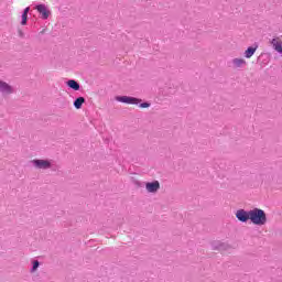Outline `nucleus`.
<instances>
[{
    "label": "nucleus",
    "mask_w": 282,
    "mask_h": 282,
    "mask_svg": "<svg viewBox=\"0 0 282 282\" xmlns=\"http://www.w3.org/2000/svg\"><path fill=\"white\" fill-rule=\"evenodd\" d=\"M145 188L148 193H158V191H160V182L155 181L152 183H147Z\"/></svg>",
    "instance_id": "obj_5"
},
{
    "label": "nucleus",
    "mask_w": 282,
    "mask_h": 282,
    "mask_svg": "<svg viewBox=\"0 0 282 282\" xmlns=\"http://www.w3.org/2000/svg\"><path fill=\"white\" fill-rule=\"evenodd\" d=\"M271 45H273V48L275 50V52H278L279 54H282V41H281V37H274L271 41Z\"/></svg>",
    "instance_id": "obj_7"
},
{
    "label": "nucleus",
    "mask_w": 282,
    "mask_h": 282,
    "mask_svg": "<svg viewBox=\"0 0 282 282\" xmlns=\"http://www.w3.org/2000/svg\"><path fill=\"white\" fill-rule=\"evenodd\" d=\"M0 91L2 94H12V87L4 82H0Z\"/></svg>",
    "instance_id": "obj_8"
},
{
    "label": "nucleus",
    "mask_w": 282,
    "mask_h": 282,
    "mask_svg": "<svg viewBox=\"0 0 282 282\" xmlns=\"http://www.w3.org/2000/svg\"><path fill=\"white\" fill-rule=\"evenodd\" d=\"M118 102H124L126 105H138L140 99L135 97L121 96L117 97Z\"/></svg>",
    "instance_id": "obj_3"
},
{
    "label": "nucleus",
    "mask_w": 282,
    "mask_h": 282,
    "mask_svg": "<svg viewBox=\"0 0 282 282\" xmlns=\"http://www.w3.org/2000/svg\"><path fill=\"white\" fill-rule=\"evenodd\" d=\"M257 47H248V50L245 52V56L246 58H252V56H254V52H257Z\"/></svg>",
    "instance_id": "obj_10"
},
{
    "label": "nucleus",
    "mask_w": 282,
    "mask_h": 282,
    "mask_svg": "<svg viewBox=\"0 0 282 282\" xmlns=\"http://www.w3.org/2000/svg\"><path fill=\"white\" fill-rule=\"evenodd\" d=\"M141 109H148V107H151V104L149 102H143L140 105Z\"/></svg>",
    "instance_id": "obj_14"
},
{
    "label": "nucleus",
    "mask_w": 282,
    "mask_h": 282,
    "mask_svg": "<svg viewBox=\"0 0 282 282\" xmlns=\"http://www.w3.org/2000/svg\"><path fill=\"white\" fill-rule=\"evenodd\" d=\"M83 105H85V98L84 97H79L74 101L75 109H80L83 107Z\"/></svg>",
    "instance_id": "obj_11"
},
{
    "label": "nucleus",
    "mask_w": 282,
    "mask_h": 282,
    "mask_svg": "<svg viewBox=\"0 0 282 282\" xmlns=\"http://www.w3.org/2000/svg\"><path fill=\"white\" fill-rule=\"evenodd\" d=\"M28 24V15L25 13H22V22L21 25H26Z\"/></svg>",
    "instance_id": "obj_13"
},
{
    "label": "nucleus",
    "mask_w": 282,
    "mask_h": 282,
    "mask_svg": "<svg viewBox=\"0 0 282 282\" xmlns=\"http://www.w3.org/2000/svg\"><path fill=\"white\" fill-rule=\"evenodd\" d=\"M33 164L36 169H50L52 166V163L47 160H33Z\"/></svg>",
    "instance_id": "obj_4"
},
{
    "label": "nucleus",
    "mask_w": 282,
    "mask_h": 282,
    "mask_svg": "<svg viewBox=\"0 0 282 282\" xmlns=\"http://www.w3.org/2000/svg\"><path fill=\"white\" fill-rule=\"evenodd\" d=\"M67 86L70 87V89H74V91H78V89H80V84L74 79H69L67 82Z\"/></svg>",
    "instance_id": "obj_9"
},
{
    "label": "nucleus",
    "mask_w": 282,
    "mask_h": 282,
    "mask_svg": "<svg viewBox=\"0 0 282 282\" xmlns=\"http://www.w3.org/2000/svg\"><path fill=\"white\" fill-rule=\"evenodd\" d=\"M28 12H30V7H26L23 11V14H25L28 17Z\"/></svg>",
    "instance_id": "obj_16"
},
{
    "label": "nucleus",
    "mask_w": 282,
    "mask_h": 282,
    "mask_svg": "<svg viewBox=\"0 0 282 282\" xmlns=\"http://www.w3.org/2000/svg\"><path fill=\"white\" fill-rule=\"evenodd\" d=\"M234 65H236V67H241V65H246V59H243V58H235L234 59Z\"/></svg>",
    "instance_id": "obj_12"
},
{
    "label": "nucleus",
    "mask_w": 282,
    "mask_h": 282,
    "mask_svg": "<svg viewBox=\"0 0 282 282\" xmlns=\"http://www.w3.org/2000/svg\"><path fill=\"white\" fill-rule=\"evenodd\" d=\"M39 269V261L37 260H35L34 262H33V272L34 271H36Z\"/></svg>",
    "instance_id": "obj_15"
},
{
    "label": "nucleus",
    "mask_w": 282,
    "mask_h": 282,
    "mask_svg": "<svg viewBox=\"0 0 282 282\" xmlns=\"http://www.w3.org/2000/svg\"><path fill=\"white\" fill-rule=\"evenodd\" d=\"M249 219L256 226H264V224L268 221V217L265 216V212H263V209H259V208H254L252 210H249Z\"/></svg>",
    "instance_id": "obj_1"
},
{
    "label": "nucleus",
    "mask_w": 282,
    "mask_h": 282,
    "mask_svg": "<svg viewBox=\"0 0 282 282\" xmlns=\"http://www.w3.org/2000/svg\"><path fill=\"white\" fill-rule=\"evenodd\" d=\"M236 217L239 219V221H248V219H250V212L240 209L236 213Z\"/></svg>",
    "instance_id": "obj_6"
},
{
    "label": "nucleus",
    "mask_w": 282,
    "mask_h": 282,
    "mask_svg": "<svg viewBox=\"0 0 282 282\" xmlns=\"http://www.w3.org/2000/svg\"><path fill=\"white\" fill-rule=\"evenodd\" d=\"M35 10H37V12L41 14V18L44 20L50 19V14H52L45 4H37Z\"/></svg>",
    "instance_id": "obj_2"
}]
</instances>
